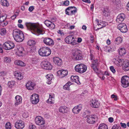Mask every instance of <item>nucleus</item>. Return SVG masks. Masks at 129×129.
Here are the masks:
<instances>
[{"instance_id": "f257e3e1", "label": "nucleus", "mask_w": 129, "mask_h": 129, "mask_svg": "<svg viewBox=\"0 0 129 129\" xmlns=\"http://www.w3.org/2000/svg\"><path fill=\"white\" fill-rule=\"evenodd\" d=\"M25 24L28 30H33L37 35L44 33L42 28L37 24L28 22H26Z\"/></svg>"}, {"instance_id": "f03ea898", "label": "nucleus", "mask_w": 129, "mask_h": 129, "mask_svg": "<svg viewBox=\"0 0 129 129\" xmlns=\"http://www.w3.org/2000/svg\"><path fill=\"white\" fill-rule=\"evenodd\" d=\"M13 35L14 40L17 42H21L24 39V34L20 30L14 29L13 32Z\"/></svg>"}, {"instance_id": "7ed1b4c3", "label": "nucleus", "mask_w": 129, "mask_h": 129, "mask_svg": "<svg viewBox=\"0 0 129 129\" xmlns=\"http://www.w3.org/2000/svg\"><path fill=\"white\" fill-rule=\"evenodd\" d=\"M75 69L76 71L80 73H82L86 71L87 67L84 64H80L76 65L75 67Z\"/></svg>"}, {"instance_id": "20e7f679", "label": "nucleus", "mask_w": 129, "mask_h": 129, "mask_svg": "<svg viewBox=\"0 0 129 129\" xmlns=\"http://www.w3.org/2000/svg\"><path fill=\"white\" fill-rule=\"evenodd\" d=\"M86 117L87 118V122L89 124H94L98 120L97 116L94 114H92L91 115H87Z\"/></svg>"}, {"instance_id": "39448f33", "label": "nucleus", "mask_w": 129, "mask_h": 129, "mask_svg": "<svg viewBox=\"0 0 129 129\" xmlns=\"http://www.w3.org/2000/svg\"><path fill=\"white\" fill-rule=\"evenodd\" d=\"M65 42L69 44L74 45L76 43V38L72 36H67L65 39Z\"/></svg>"}, {"instance_id": "423d86ee", "label": "nucleus", "mask_w": 129, "mask_h": 129, "mask_svg": "<svg viewBox=\"0 0 129 129\" xmlns=\"http://www.w3.org/2000/svg\"><path fill=\"white\" fill-rule=\"evenodd\" d=\"M77 9L74 7H70L67 8L65 10L66 14L69 15H74L77 12Z\"/></svg>"}, {"instance_id": "0eeeda50", "label": "nucleus", "mask_w": 129, "mask_h": 129, "mask_svg": "<svg viewBox=\"0 0 129 129\" xmlns=\"http://www.w3.org/2000/svg\"><path fill=\"white\" fill-rule=\"evenodd\" d=\"M121 80V85L123 87L126 88L129 85V77L127 76L122 77Z\"/></svg>"}, {"instance_id": "6e6552de", "label": "nucleus", "mask_w": 129, "mask_h": 129, "mask_svg": "<svg viewBox=\"0 0 129 129\" xmlns=\"http://www.w3.org/2000/svg\"><path fill=\"white\" fill-rule=\"evenodd\" d=\"M80 51L78 50L75 51L72 53V58L74 59L79 60L82 59V55Z\"/></svg>"}, {"instance_id": "1a4fd4ad", "label": "nucleus", "mask_w": 129, "mask_h": 129, "mask_svg": "<svg viewBox=\"0 0 129 129\" xmlns=\"http://www.w3.org/2000/svg\"><path fill=\"white\" fill-rule=\"evenodd\" d=\"M91 62L92 63L91 65V68L96 73H99L100 72L98 68V66L99 64L98 60L97 59L93 60L91 61Z\"/></svg>"}, {"instance_id": "9d476101", "label": "nucleus", "mask_w": 129, "mask_h": 129, "mask_svg": "<svg viewBox=\"0 0 129 129\" xmlns=\"http://www.w3.org/2000/svg\"><path fill=\"white\" fill-rule=\"evenodd\" d=\"M15 46L14 44L12 42L8 41L5 42L3 45L4 49L6 50H9L13 48Z\"/></svg>"}, {"instance_id": "9b49d317", "label": "nucleus", "mask_w": 129, "mask_h": 129, "mask_svg": "<svg viewBox=\"0 0 129 129\" xmlns=\"http://www.w3.org/2000/svg\"><path fill=\"white\" fill-rule=\"evenodd\" d=\"M41 66L42 68L46 70H51L52 68V66L47 61L44 60L41 63Z\"/></svg>"}, {"instance_id": "f8f14e48", "label": "nucleus", "mask_w": 129, "mask_h": 129, "mask_svg": "<svg viewBox=\"0 0 129 129\" xmlns=\"http://www.w3.org/2000/svg\"><path fill=\"white\" fill-rule=\"evenodd\" d=\"M30 101L34 104H37L39 101V96L37 94L34 93L30 97Z\"/></svg>"}, {"instance_id": "ddd939ff", "label": "nucleus", "mask_w": 129, "mask_h": 129, "mask_svg": "<svg viewBox=\"0 0 129 129\" xmlns=\"http://www.w3.org/2000/svg\"><path fill=\"white\" fill-rule=\"evenodd\" d=\"M117 28L122 33H126L127 30L126 25L123 23L119 24L117 26Z\"/></svg>"}, {"instance_id": "4468645a", "label": "nucleus", "mask_w": 129, "mask_h": 129, "mask_svg": "<svg viewBox=\"0 0 129 129\" xmlns=\"http://www.w3.org/2000/svg\"><path fill=\"white\" fill-rule=\"evenodd\" d=\"M24 126V123L21 120H18L16 122L15 125V127L17 129H22Z\"/></svg>"}, {"instance_id": "2eb2a0df", "label": "nucleus", "mask_w": 129, "mask_h": 129, "mask_svg": "<svg viewBox=\"0 0 129 129\" xmlns=\"http://www.w3.org/2000/svg\"><path fill=\"white\" fill-rule=\"evenodd\" d=\"M36 124L38 125H41L45 123V121L43 118L40 116L36 117L35 119Z\"/></svg>"}, {"instance_id": "dca6fc26", "label": "nucleus", "mask_w": 129, "mask_h": 129, "mask_svg": "<svg viewBox=\"0 0 129 129\" xmlns=\"http://www.w3.org/2000/svg\"><path fill=\"white\" fill-rule=\"evenodd\" d=\"M43 42L44 44L49 46H52L54 45L53 40L49 37H46L44 38Z\"/></svg>"}, {"instance_id": "f3484780", "label": "nucleus", "mask_w": 129, "mask_h": 129, "mask_svg": "<svg viewBox=\"0 0 129 129\" xmlns=\"http://www.w3.org/2000/svg\"><path fill=\"white\" fill-rule=\"evenodd\" d=\"M107 24V23L103 21H102L100 20L99 22L97 23V25L98 26H99V28L97 29H96L94 27V29L96 30H97L100 28H102L106 26V25Z\"/></svg>"}, {"instance_id": "a211bd4d", "label": "nucleus", "mask_w": 129, "mask_h": 129, "mask_svg": "<svg viewBox=\"0 0 129 129\" xmlns=\"http://www.w3.org/2000/svg\"><path fill=\"white\" fill-rule=\"evenodd\" d=\"M125 16L123 13H121L117 16L116 21L119 23L121 22L125 18Z\"/></svg>"}, {"instance_id": "6ab92c4d", "label": "nucleus", "mask_w": 129, "mask_h": 129, "mask_svg": "<svg viewBox=\"0 0 129 129\" xmlns=\"http://www.w3.org/2000/svg\"><path fill=\"white\" fill-rule=\"evenodd\" d=\"M82 108V106L79 104L74 107L72 109V111L74 113L78 114Z\"/></svg>"}, {"instance_id": "aec40b11", "label": "nucleus", "mask_w": 129, "mask_h": 129, "mask_svg": "<svg viewBox=\"0 0 129 129\" xmlns=\"http://www.w3.org/2000/svg\"><path fill=\"white\" fill-rule=\"evenodd\" d=\"M115 61H114L115 64L117 66H121L123 64H124L125 60L123 59L115 58Z\"/></svg>"}, {"instance_id": "412c9836", "label": "nucleus", "mask_w": 129, "mask_h": 129, "mask_svg": "<svg viewBox=\"0 0 129 129\" xmlns=\"http://www.w3.org/2000/svg\"><path fill=\"white\" fill-rule=\"evenodd\" d=\"M35 84L32 81H28L26 85L27 88L29 90H32L34 89Z\"/></svg>"}, {"instance_id": "4be33fe9", "label": "nucleus", "mask_w": 129, "mask_h": 129, "mask_svg": "<svg viewBox=\"0 0 129 129\" xmlns=\"http://www.w3.org/2000/svg\"><path fill=\"white\" fill-rule=\"evenodd\" d=\"M49 98L47 101V102L50 104H53L54 102V95L53 93L49 94Z\"/></svg>"}, {"instance_id": "5701e85b", "label": "nucleus", "mask_w": 129, "mask_h": 129, "mask_svg": "<svg viewBox=\"0 0 129 129\" xmlns=\"http://www.w3.org/2000/svg\"><path fill=\"white\" fill-rule=\"evenodd\" d=\"M68 111V108L66 106H61L59 108V112L63 113H67Z\"/></svg>"}, {"instance_id": "b1692460", "label": "nucleus", "mask_w": 129, "mask_h": 129, "mask_svg": "<svg viewBox=\"0 0 129 129\" xmlns=\"http://www.w3.org/2000/svg\"><path fill=\"white\" fill-rule=\"evenodd\" d=\"M91 105L92 107L97 108L100 105V103L99 102L96 100H92L91 101Z\"/></svg>"}, {"instance_id": "393cba45", "label": "nucleus", "mask_w": 129, "mask_h": 129, "mask_svg": "<svg viewBox=\"0 0 129 129\" xmlns=\"http://www.w3.org/2000/svg\"><path fill=\"white\" fill-rule=\"evenodd\" d=\"M53 60L54 63L57 66H60L62 64V62L61 60L58 57H54L53 59Z\"/></svg>"}, {"instance_id": "a878e982", "label": "nucleus", "mask_w": 129, "mask_h": 129, "mask_svg": "<svg viewBox=\"0 0 129 129\" xmlns=\"http://www.w3.org/2000/svg\"><path fill=\"white\" fill-rule=\"evenodd\" d=\"M15 99V105L16 106L21 103L22 99L21 97L19 95L16 96Z\"/></svg>"}, {"instance_id": "bb28decb", "label": "nucleus", "mask_w": 129, "mask_h": 129, "mask_svg": "<svg viewBox=\"0 0 129 129\" xmlns=\"http://www.w3.org/2000/svg\"><path fill=\"white\" fill-rule=\"evenodd\" d=\"M57 73L58 75L62 77L66 76L68 74V72L67 70H62L58 71Z\"/></svg>"}, {"instance_id": "cd10ccee", "label": "nucleus", "mask_w": 129, "mask_h": 129, "mask_svg": "<svg viewBox=\"0 0 129 129\" xmlns=\"http://www.w3.org/2000/svg\"><path fill=\"white\" fill-rule=\"evenodd\" d=\"M123 69L124 70L127 71L129 70V61L127 60H125V62L123 65Z\"/></svg>"}, {"instance_id": "c85d7f7f", "label": "nucleus", "mask_w": 129, "mask_h": 129, "mask_svg": "<svg viewBox=\"0 0 129 129\" xmlns=\"http://www.w3.org/2000/svg\"><path fill=\"white\" fill-rule=\"evenodd\" d=\"M71 79L72 81L78 84H80L81 83L78 79V77L77 76H72Z\"/></svg>"}, {"instance_id": "c756f323", "label": "nucleus", "mask_w": 129, "mask_h": 129, "mask_svg": "<svg viewBox=\"0 0 129 129\" xmlns=\"http://www.w3.org/2000/svg\"><path fill=\"white\" fill-rule=\"evenodd\" d=\"M46 77L47 79V83L48 84H50L51 81L53 77L52 74H47L46 75Z\"/></svg>"}, {"instance_id": "7c9ffc66", "label": "nucleus", "mask_w": 129, "mask_h": 129, "mask_svg": "<svg viewBox=\"0 0 129 129\" xmlns=\"http://www.w3.org/2000/svg\"><path fill=\"white\" fill-rule=\"evenodd\" d=\"M14 63L15 64L21 67H24L26 66L25 64L21 60H15L14 61Z\"/></svg>"}, {"instance_id": "2f4dec72", "label": "nucleus", "mask_w": 129, "mask_h": 129, "mask_svg": "<svg viewBox=\"0 0 129 129\" xmlns=\"http://www.w3.org/2000/svg\"><path fill=\"white\" fill-rule=\"evenodd\" d=\"M14 76L18 80H21L23 77V75L22 73L20 72H15Z\"/></svg>"}, {"instance_id": "473e14b6", "label": "nucleus", "mask_w": 129, "mask_h": 129, "mask_svg": "<svg viewBox=\"0 0 129 129\" xmlns=\"http://www.w3.org/2000/svg\"><path fill=\"white\" fill-rule=\"evenodd\" d=\"M45 47H42L40 49L39 51V54L41 56H45Z\"/></svg>"}, {"instance_id": "72a5a7b5", "label": "nucleus", "mask_w": 129, "mask_h": 129, "mask_svg": "<svg viewBox=\"0 0 129 129\" xmlns=\"http://www.w3.org/2000/svg\"><path fill=\"white\" fill-rule=\"evenodd\" d=\"M72 84V83L69 81L63 86V88L64 89L69 90L70 86Z\"/></svg>"}, {"instance_id": "f704fd0d", "label": "nucleus", "mask_w": 129, "mask_h": 129, "mask_svg": "<svg viewBox=\"0 0 129 129\" xmlns=\"http://www.w3.org/2000/svg\"><path fill=\"white\" fill-rule=\"evenodd\" d=\"M45 56H48L51 53V50L50 49L47 47H45Z\"/></svg>"}, {"instance_id": "c9c22d12", "label": "nucleus", "mask_w": 129, "mask_h": 129, "mask_svg": "<svg viewBox=\"0 0 129 129\" xmlns=\"http://www.w3.org/2000/svg\"><path fill=\"white\" fill-rule=\"evenodd\" d=\"M98 129H108L107 126L104 123H102L100 124Z\"/></svg>"}, {"instance_id": "e433bc0d", "label": "nucleus", "mask_w": 129, "mask_h": 129, "mask_svg": "<svg viewBox=\"0 0 129 129\" xmlns=\"http://www.w3.org/2000/svg\"><path fill=\"white\" fill-rule=\"evenodd\" d=\"M122 41V38L120 37H119L116 39L115 43L116 44L118 45L121 43Z\"/></svg>"}, {"instance_id": "4c0bfd02", "label": "nucleus", "mask_w": 129, "mask_h": 129, "mask_svg": "<svg viewBox=\"0 0 129 129\" xmlns=\"http://www.w3.org/2000/svg\"><path fill=\"white\" fill-rule=\"evenodd\" d=\"M1 4L3 6L6 7H8L9 5L8 2L6 0H1Z\"/></svg>"}, {"instance_id": "58836bf2", "label": "nucleus", "mask_w": 129, "mask_h": 129, "mask_svg": "<svg viewBox=\"0 0 129 129\" xmlns=\"http://www.w3.org/2000/svg\"><path fill=\"white\" fill-rule=\"evenodd\" d=\"M119 53L120 55L122 56L126 53V51L124 48H121L120 49Z\"/></svg>"}, {"instance_id": "ea45409f", "label": "nucleus", "mask_w": 129, "mask_h": 129, "mask_svg": "<svg viewBox=\"0 0 129 129\" xmlns=\"http://www.w3.org/2000/svg\"><path fill=\"white\" fill-rule=\"evenodd\" d=\"M103 15L105 16H108L109 15V10L107 8L104 9L103 12Z\"/></svg>"}, {"instance_id": "a19ab883", "label": "nucleus", "mask_w": 129, "mask_h": 129, "mask_svg": "<svg viewBox=\"0 0 129 129\" xmlns=\"http://www.w3.org/2000/svg\"><path fill=\"white\" fill-rule=\"evenodd\" d=\"M7 17L6 15H1L0 16V22L6 20Z\"/></svg>"}, {"instance_id": "79ce46f5", "label": "nucleus", "mask_w": 129, "mask_h": 129, "mask_svg": "<svg viewBox=\"0 0 129 129\" xmlns=\"http://www.w3.org/2000/svg\"><path fill=\"white\" fill-rule=\"evenodd\" d=\"M15 84V82L14 81H10L8 82V86L10 88H12L13 86H14V85Z\"/></svg>"}, {"instance_id": "37998d69", "label": "nucleus", "mask_w": 129, "mask_h": 129, "mask_svg": "<svg viewBox=\"0 0 129 129\" xmlns=\"http://www.w3.org/2000/svg\"><path fill=\"white\" fill-rule=\"evenodd\" d=\"M52 22H51L48 20H45L44 22L45 24L49 28V26H50Z\"/></svg>"}, {"instance_id": "c03bdc74", "label": "nucleus", "mask_w": 129, "mask_h": 129, "mask_svg": "<svg viewBox=\"0 0 129 129\" xmlns=\"http://www.w3.org/2000/svg\"><path fill=\"white\" fill-rule=\"evenodd\" d=\"M36 42L33 40H29L28 41V44L29 46L34 45L35 44Z\"/></svg>"}, {"instance_id": "a18cd8bd", "label": "nucleus", "mask_w": 129, "mask_h": 129, "mask_svg": "<svg viewBox=\"0 0 129 129\" xmlns=\"http://www.w3.org/2000/svg\"><path fill=\"white\" fill-rule=\"evenodd\" d=\"M6 33V30L5 28H3L0 29V34L2 35L5 34Z\"/></svg>"}, {"instance_id": "49530a36", "label": "nucleus", "mask_w": 129, "mask_h": 129, "mask_svg": "<svg viewBox=\"0 0 129 129\" xmlns=\"http://www.w3.org/2000/svg\"><path fill=\"white\" fill-rule=\"evenodd\" d=\"M5 127L6 129H11V124L9 122H7L6 124Z\"/></svg>"}, {"instance_id": "de8ad7c7", "label": "nucleus", "mask_w": 129, "mask_h": 129, "mask_svg": "<svg viewBox=\"0 0 129 129\" xmlns=\"http://www.w3.org/2000/svg\"><path fill=\"white\" fill-rule=\"evenodd\" d=\"M112 2L114 4L118 5L119 4L120 1L119 0H113Z\"/></svg>"}, {"instance_id": "09e8293b", "label": "nucleus", "mask_w": 129, "mask_h": 129, "mask_svg": "<svg viewBox=\"0 0 129 129\" xmlns=\"http://www.w3.org/2000/svg\"><path fill=\"white\" fill-rule=\"evenodd\" d=\"M110 70L113 73H114L115 72V70L113 66H111L110 67Z\"/></svg>"}, {"instance_id": "8fccbe9b", "label": "nucleus", "mask_w": 129, "mask_h": 129, "mask_svg": "<svg viewBox=\"0 0 129 129\" xmlns=\"http://www.w3.org/2000/svg\"><path fill=\"white\" fill-rule=\"evenodd\" d=\"M55 27V24L52 22L50 26H49V28L51 29H53Z\"/></svg>"}, {"instance_id": "3c124183", "label": "nucleus", "mask_w": 129, "mask_h": 129, "mask_svg": "<svg viewBox=\"0 0 129 129\" xmlns=\"http://www.w3.org/2000/svg\"><path fill=\"white\" fill-rule=\"evenodd\" d=\"M1 23L3 25V26H6L8 24V22L6 20L3 21L2 22H1Z\"/></svg>"}, {"instance_id": "603ef678", "label": "nucleus", "mask_w": 129, "mask_h": 129, "mask_svg": "<svg viewBox=\"0 0 129 129\" xmlns=\"http://www.w3.org/2000/svg\"><path fill=\"white\" fill-rule=\"evenodd\" d=\"M112 129H120V127L117 125H115L113 126Z\"/></svg>"}, {"instance_id": "864d4df0", "label": "nucleus", "mask_w": 129, "mask_h": 129, "mask_svg": "<svg viewBox=\"0 0 129 129\" xmlns=\"http://www.w3.org/2000/svg\"><path fill=\"white\" fill-rule=\"evenodd\" d=\"M20 49L23 50H24V48L23 47H21L19 48V49H18V53L20 54V55L22 56L21 54L23 53V51H21Z\"/></svg>"}, {"instance_id": "5fc2aeb1", "label": "nucleus", "mask_w": 129, "mask_h": 129, "mask_svg": "<svg viewBox=\"0 0 129 129\" xmlns=\"http://www.w3.org/2000/svg\"><path fill=\"white\" fill-rule=\"evenodd\" d=\"M38 60V59L36 58H33L32 59L33 63H36L37 62Z\"/></svg>"}, {"instance_id": "6e6d98bb", "label": "nucleus", "mask_w": 129, "mask_h": 129, "mask_svg": "<svg viewBox=\"0 0 129 129\" xmlns=\"http://www.w3.org/2000/svg\"><path fill=\"white\" fill-rule=\"evenodd\" d=\"M10 59L7 57H4V61H6L7 62H9L11 61Z\"/></svg>"}, {"instance_id": "4d7b16f0", "label": "nucleus", "mask_w": 129, "mask_h": 129, "mask_svg": "<svg viewBox=\"0 0 129 129\" xmlns=\"http://www.w3.org/2000/svg\"><path fill=\"white\" fill-rule=\"evenodd\" d=\"M121 126L123 128H126V124L125 123H122V122L120 123Z\"/></svg>"}, {"instance_id": "13d9d810", "label": "nucleus", "mask_w": 129, "mask_h": 129, "mask_svg": "<svg viewBox=\"0 0 129 129\" xmlns=\"http://www.w3.org/2000/svg\"><path fill=\"white\" fill-rule=\"evenodd\" d=\"M63 4L65 6H68L69 4V2L68 1H66L64 2Z\"/></svg>"}, {"instance_id": "bf43d9fd", "label": "nucleus", "mask_w": 129, "mask_h": 129, "mask_svg": "<svg viewBox=\"0 0 129 129\" xmlns=\"http://www.w3.org/2000/svg\"><path fill=\"white\" fill-rule=\"evenodd\" d=\"M6 75V73L4 71H2L0 72V76H3Z\"/></svg>"}, {"instance_id": "052dcab7", "label": "nucleus", "mask_w": 129, "mask_h": 129, "mask_svg": "<svg viewBox=\"0 0 129 129\" xmlns=\"http://www.w3.org/2000/svg\"><path fill=\"white\" fill-rule=\"evenodd\" d=\"M34 9V7L33 6H31L29 7V8L28 10L30 11L31 12Z\"/></svg>"}, {"instance_id": "680f3d73", "label": "nucleus", "mask_w": 129, "mask_h": 129, "mask_svg": "<svg viewBox=\"0 0 129 129\" xmlns=\"http://www.w3.org/2000/svg\"><path fill=\"white\" fill-rule=\"evenodd\" d=\"M109 121L111 123L112 122L114 121L112 117H110L108 118Z\"/></svg>"}, {"instance_id": "e2e57ef3", "label": "nucleus", "mask_w": 129, "mask_h": 129, "mask_svg": "<svg viewBox=\"0 0 129 129\" xmlns=\"http://www.w3.org/2000/svg\"><path fill=\"white\" fill-rule=\"evenodd\" d=\"M18 26L20 28H24L23 25L21 24H18Z\"/></svg>"}, {"instance_id": "0e129e2a", "label": "nucleus", "mask_w": 129, "mask_h": 129, "mask_svg": "<svg viewBox=\"0 0 129 129\" xmlns=\"http://www.w3.org/2000/svg\"><path fill=\"white\" fill-rule=\"evenodd\" d=\"M30 129H35L36 127L35 125H31V126L30 125L29 126Z\"/></svg>"}, {"instance_id": "69168bd1", "label": "nucleus", "mask_w": 129, "mask_h": 129, "mask_svg": "<svg viewBox=\"0 0 129 129\" xmlns=\"http://www.w3.org/2000/svg\"><path fill=\"white\" fill-rule=\"evenodd\" d=\"M90 40L92 42H91L92 43L93 42V40H94L93 37L92 36H91L90 37Z\"/></svg>"}, {"instance_id": "338daca9", "label": "nucleus", "mask_w": 129, "mask_h": 129, "mask_svg": "<svg viewBox=\"0 0 129 129\" xmlns=\"http://www.w3.org/2000/svg\"><path fill=\"white\" fill-rule=\"evenodd\" d=\"M112 49L111 48H110L109 47H107V49H106V51H107L108 52H110L111 51Z\"/></svg>"}, {"instance_id": "774afa93", "label": "nucleus", "mask_w": 129, "mask_h": 129, "mask_svg": "<svg viewBox=\"0 0 129 129\" xmlns=\"http://www.w3.org/2000/svg\"><path fill=\"white\" fill-rule=\"evenodd\" d=\"M82 41V39L80 38H78L77 40V42L78 43H80Z\"/></svg>"}]
</instances>
